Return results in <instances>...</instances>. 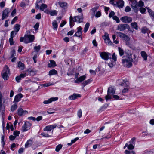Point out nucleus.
I'll return each mask as SVG.
<instances>
[{"mask_svg": "<svg viewBox=\"0 0 154 154\" xmlns=\"http://www.w3.org/2000/svg\"><path fill=\"white\" fill-rule=\"evenodd\" d=\"M49 14L51 16H53L57 15V12L56 10H51L49 11Z\"/></svg>", "mask_w": 154, "mask_h": 154, "instance_id": "30", "label": "nucleus"}, {"mask_svg": "<svg viewBox=\"0 0 154 154\" xmlns=\"http://www.w3.org/2000/svg\"><path fill=\"white\" fill-rule=\"evenodd\" d=\"M5 111V108L2 106V96L1 93L0 91V111L3 118L4 115Z\"/></svg>", "mask_w": 154, "mask_h": 154, "instance_id": "7", "label": "nucleus"}, {"mask_svg": "<svg viewBox=\"0 0 154 154\" xmlns=\"http://www.w3.org/2000/svg\"><path fill=\"white\" fill-rule=\"evenodd\" d=\"M86 78V76L85 75L81 76L78 78H77L76 79L75 81L74 82L76 83H78L79 82H81L84 81Z\"/></svg>", "mask_w": 154, "mask_h": 154, "instance_id": "16", "label": "nucleus"}, {"mask_svg": "<svg viewBox=\"0 0 154 154\" xmlns=\"http://www.w3.org/2000/svg\"><path fill=\"white\" fill-rule=\"evenodd\" d=\"M142 57L143 58L144 60H146L147 59V55L146 53L144 51H142L141 53Z\"/></svg>", "mask_w": 154, "mask_h": 154, "instance_id": "28", "label": "nucleus"}, {"mask_svg": "<svg viewBox=\"0 0 154 154\" xmlns=\"http://www.w3.org/2000/svg\"><path fill=\"white\" fill-rule=\"evenodd\" d=\"M140 11L141 13L144 14L145 13L146 9L144 8H141L140 9Z\"/></svg>", "mask_w": 154, "mask_h": 154, "instance_id": "53", "label": "nucleus"}, {"mask_svg": "<svg viewBox=\"0 0 154 154\" xmlns=\"http://www.w3.org/2000/svg\"><path fill=\"white\" fill-rule=\"evenodd\" d=\"M119 51V55L120 56H122L124 54V51L121 48L119 47L118 48Z\"/></svg>", "mask_w": 154, "mask_h": 154, "instance_id": "42", "label": "nucleus"}, {"mask_svg": "<svg viewBox=\"0 0 154 154\" xmlns=\"http://www.w3.org/2000/svg\"><path fill=\"white\" fill-rule=\"evenodd\" d=\"M101 58L106 60H108L109 59V56L110 55V53L106 52H102L100 53Z\"/></svg>", "mask_w": 154, "mask_h": 154, "instance_id": "8", "label": "nucleus"}, {"mask_svg": "<svg viewBox=\"0 0 154 154\" xmlns=\"http://www.w3.org/2000/svg\"><path fill=\"white\" fill-rule=\"evenodd\" d=\"M32 142L31 140H28L25 143V147L26 148H28L32 144Z\"/></svg>", "mask_w": 154, "mask_h": 154, "instance_id": "25", "label": "nucleus"}, {"mask_svg": "<svg viewBox=\"0 0 154 154\" xmlns=\"http://www.w3.org/2000/svg\"><path fill=\"white\" fill-rule=\"evenodd\" d=\"M112 59L114 60V61H116L117 59V57L116 56V54L115 53H113V54L112 57Z\"/></svg>", "mask_w": 154, "mask_h": 154, "instance_id": "56", "label": "nucleus"}, {"mask_svg": "<svg viewBox=\"0 0 154 154\" xmlns=\"http://www.w3.org/2000/svg\"><path fill=\"white\" fill-rule=\"evenodd\" d=\"M6 128L7 129L9 130L10 129L11 131H13L14 130L13 126L12 124L10 125L8 123H7V124Z\"/></svg>", "mask_w": 154, "mask_h": 154, "instance_id": "33", "label": "nucleus"}, {"mask_svg": "<svg viewBox=\"0 0 154 154\" xmlns=\"http://www.w3.org/2000/svg\"><path fill=\"white\" fill-rule=\"evenodd\" d=\"M112 38L114 42L116 44H117L119 43V41L117 40H115L116 38V36L115 35H112Z\"/></svg>", "mask_w": 154, "mask_h": 154, "instance_id": "48", "label": "nucleus"}, {"mask_svg": "<svg viewBox=\"0 0 154 154\" xmlns=\"http://www.w3.org/2000/svg\"><path fill=\"white\" fill-rule=\"evenodd\" d=\"M28 75L26 70L23 73L20 74V75L22 79H23Z\"/></svg>", "mask_w": 154, "mask_h": 154, "instance_id": "37", "label": "nucleus"}, {"mask_svg": "<svg viewBox=\"0 0 154 154\" xmlns=\"http://www.w3.org/2000/svg\"><path fill=\"white\" fill-rule=\"evenodd\" d=\"M126 56H124L122 60V63L123 66L127 68H130L132 66L133 59L132 58V53L128 50L125 52Z\"/></svg>", "mask_w": 154, "mask_h": 154, "instance_id": "1", "label": "nucleus"}, {"mask_svg": "<svg viewBox=\"0 0 154 154\" xmlns=\"http://www.w3.org/2000/svg\"><path fill=\"white\" fill-rule=\"evenodd\" d=\"M101 14V12L100 11H98L96 12L95 15V16L96 18H98L100 17Z\"/></svg>", "mask_w": 154, "mask_h": 154, "instance_id": "47", "label": "nucleus"}, {"mask_svg": "<svg viewBox=\"0 0 154 154\" xmlns=\"http://www.w3.org/2000/svg\"><path fill=\"white\" fill-rule=\"evenodd\" d=\"M23 97V95L21 93L16 95L15 97L14 102L16 103L18 102L19 101L21 98Z\"/></svg>", "mask_w": 154, "mask_h": 154, "instance_id": "18", "label": "nucleus"}, {"mask_svg": "<svg viewBox=\"0 0 154 154\" xmlns=\"http://www.w3.org/2000/svg\"><path fill=\"white\" fill-rule=\"evenodd\" d=\"M90 26V24L89 23H87L85 25L84 32L86 33L88 31Z\"/></svg>", "mask_w": 154, "mask_h": 154, "instance_id": "35", "label": "nucleus"}, {"mask_svg": "<svg viewBox=\"0 0 154 154\" xmlns=\"http://www.w3.org/2000/svg\"><path fill=\"white\" fill-rule=\"evenodd\" d=\"M131 26L134 28L135 29L137 30L138 29V26L137 25V23L135 22L132 23L131 24Z\"/></svg>", "mask_w": 154, "mask_h": 154, "instance_id": "29", "label": "nucleus"}, {"mask_svg": "<svg viewBox=\"0 0 154 154\" xmlns=\"http://www.w3.org/2000/svg\"><path fill=\"white\" fill-rule=\"evenodd\" d=\"M57 74V71L54 69L51 70L49 72V75H56Z\"/></svg>", "mask_w": 154, "mask_h": 154, "instance_id": "27", "label": "nucleus"}, {"mask_svg": "<svg viewBox=\"0 0 154 154\" xmlns=\"http://www.w3.org/2000/svg\"><path fill=\"white\" fill-rule=\"evenodd\" d=\"M113 19L114 20L116 21V22L119 23L120 22V20L118 17L117 16H115L113 17Z\"/></svg>", "mask_w": 154, "mask_h": 154, "instance_id": "44", "label": "nucleus"}, {"mask_svg": "<svg viewBox=\"0 0 154 154\" xmlns=\"http://www.w3.org/2000/svg\"><path fill=\"white\" fill-rule=\"evenodd\" d=\"M62 146H63L61 144H59L56 147L55 151L56 152H59L62 148Z\"/></svg>", "mask_w": 154, "mask_h": 154, "instance_id": "40", "label": "nucleus"}, {"mask_svg": "<svg viewBox=\"0 0 154 154\" xmlns=\"http://www.w3.org/2000/svg\"><path fill=\"white\" fill-rule=\"evenodd\" d=\"M58 99L57 97H51L49 99V103H51L52 101H56Z\"/></svg>", "mask_w": 154, "mask_h": 154, "instance_id": "39", "label": "nucleus"}, {"mask_svg": "<svg viewBox=\"0 0 154 154\" xmlns=\"http://www.w3.org/2000/svg\"><path fill=\"white\" fill-rule=\"evenodd\" d=\"M52 26L54 29L56 31L58 27V24L56 20H54L52 22Z\"/></svg>", "mask_w": 154, "mask_h": 154, "instance_id": "23", "label": "nucleus"}, {"mask_svg": "<svg viewBox=\"0 0 154 154\" xmlns=\"http://www.w3.org/2000/svg\"><path fill=\"white\" fill-rule=\"evenodd\" d=\"M50 63H49V67L54 68L57 66V64L55 61L52 60H50Z\"/></svg>", "mask_w": 154, "mask_h": 154, "instance_id": "21", "label": "nucleus"}, {"mask_svg": "<svg viewBox=\"0 0 154 154\" xmlns=\"http://www.w3.org/2000/svg\"><path fill=\"white\" fill-rule=\"evenodd\" d=\"M77 115L79 118H81L82 116V111L81 109L79 110L77 112Z\"/></svg>", "mask_w": 154, "mask_h": 154, "instance_id": "52", "label": "nucleus"}, {"mask_svg": "<svg viewBox=\"0 0 154 154\" xmlns=\"http://www.w3.org/2000/svg\"><path fill=\"white\" fill-rule=\"evenodd\" d=\"M20 28V26L19 24H16L14 26V29L16 32L17 33L19 30Z\"/></svg>", "mask_w": 154, "mask_h": 154, "instance_id": "34", "label": "nucleus"}, {"mask_svg": "<svg viewBox=\"0 0 154 154\" xmlns=\"http://www.w3.org/2000/svg\"><path fill=\"white\" fill-rule=\"evenodd\" d=\"M128 148L129 149L131 150V149H134V147L133 146V145L132 144L130 143L128 146Z\"/></svg>", "mask_w": 154, "mask_h": 154, "instance_id": "59", "label": "nucleus"}, {"mask_svg": "<svg viewBox=\"0 0 154 154\" xmlns=\"http://www.w3.org/2000/svg\"><path fill=\"white\" fill-rule=\"evenodd\" d=\"M131 5L132 9L134 10L135 13H137L138 11L137 8V1L135 0H133L131 1Z\"/></svg>", "mask_w": 154, "mask_h": 154, "instance_id": "10", "label": "nucleus"}, {"mask_svg": "<svg viewBox=\"0 0 154 154\" xmlns=\"http://www.w3.org/2000/svg\"><path fill=\"white\" fill-rule=\"evenodd\" d=\"M58 4L60 6L63 8L66 9L67 8V4L66 2H59L55 4L57 5Z\"/></svg>", "mask_w": 154, "mask_h": 154, "instance_id": "17", "label": "nucleus"}, {"mask_svg": "<svg viewBox=\"0 0 154 154\" xmlns=\"http://www.w3.org/2000/svg\"><path fill=\"white\" fill-rule=\"evenodd\" d=\"M17 103H15L12 105L11 107V111L13 112L17 109Z\"/></svg>", "mask_w": 154, "mask_h": 154, "instance_id": "38", "label": "nucleus"}, {"mask_svg": "<svg viewBox=\"0 0 154 154\" xmlns=\"http://www.w3.org/2000/svg\"><path fill=\"white\" fill-rule=\"evenodd\" d=\"M92 81V80L91 79H89L87 80H85L82 83V84L83 85V86L84 87L86 85H88V84L90 83V82Z\"/></svg>", "mask_w": 154, "mask_h": 154, "instance_id": "32", "label": "nucleus"}, {"mask_svg": "<svg viewBox=\"0 0 154 154\" xmlns=\"http://www.w3.org/2000/svg\"><path fill=\"white\" fill-rule=\"evenodd\" d=\"M80 18L79 16H75L74 18V22H78L79 23L80 22Z\"/></svg>", "mask_w": 154, "mask_h": 154, "instance_id": "43", "label": "nucleus"}, {"mask_svg": "<svg viewBox=\"0 0 154 154\" xmlns=\"http://www.w3.org/2000/svg\"><path fill=\"white\" fill-rule=\"evenodd\" d=\"M34 49L37 52L40 49V46L38 45L37 46H35L34 47Z\"/></svg>", "mask_w": 154, "mask_h": 154, "instance_id": "63", "label": "nucleus"}, {"mask_svg": "<svg viewBox=\"0 0 154 154\" xmlns=\"http://www.w3.org/2000/svg\"><path fill=\"white\" fill-rule=\"evenodd\" d=\"M106 43L108 45H111L112 44V42L110 40L109 38H107L104 40Z\"/></svg>", "mask_w": 154, "mask_h": 154, "instance_id": "41", "label": "nucleus"}, {"mask_svg": "<svg viewBox=\"0 0 154 154\" xmlns=\"http://www.w3.org/2000/svg\"><path fill=\"white\" fill-rule=\"evenodd\" d=\"M57 126V125H50L49 126V131H51V130H52V133L51 134V135H49V136H51L52 133L53 131V129L55 128Z\"/></svg>", "mask_w": 154, "mask_h": 154, "instance_id": "26", "label": "nucleus"}, {"mask_svg": "<svg viewBox=\"0 0 154 154\" xmlns=\"http://www.w3.org/2000/svg\"><path fill=\"white\" fill-rule=\"evenodd\" d=\"M15 79L16 81L17 82H19L20 81V80L22 79L20 75L16 77Z\"/></svg>", "mask_w": 154, "mask_h": 154, "instance_id": "62", "label": "nucleus"}, {"mask_svg": "<svg viewBox=\"0 0 154 154\" xmlns=\"http://www.w3.org/2000/svg\"><path fill=\"white\" fill-rule=\"evenodd\" d=\"M27 4V3H26L24 1H23L20 3V6L21 7L24 8L26 6Z\"/></svg>", "mask_w": 154, "mask_h": 154, "instance_id": "57", "label": "nucleus"}, {"mask_svg": "<svg viewBox=\"0 0 154 154\" xmlns=\"http://www.w3.org/2000/svg\"><path fill=\"white\" fill-rule=\"evenodd\" d=\"M147 29L146 28L144 27L142 29L141 32L143 33H145L147 32Z\"/></svg>", "mask_w": 154, "mask_h": 154, "instance_id": "51", "label": "nucleus"}, {"mask_svg": "<svg viewBox=\"0 0 154 154\" xmlns=\"http://www.w3.org/2000/svg\"><path fill=\"white\" fill-rule=\"evenodd\" d=\"M129 82L127 81L126 79H125L123 80L122 83L121 84L122 86H123L124 87H127L129 86Z\"/></svg>", "mask_w": 154, "mask_h": 154, "instance_id": "24", "label": "nucleus"}, {"mask_svg": "<svg viewBox=\"0 0 154 154\" xmlns=\"http://www.w3.org/2000/svg\"><path fill=\"white\" fill-rule=\"evenodd\" d=\"M17 34V33L15 32V31H12L11 33V37L13 38L14 35Z\"/></svg>", "mask_w": 154, "mask_h": 154, "instance_id": "61", "label": "nucleus"}, {"mask_svg": "<svg viewBox=\"0 0 154 154\" xmlns=\"http://www.w3.org/2000/svg\"><path fill=\"white\" fill-rule=\"evenodd\" d=\"M47 5L43 4L42 0H37L36 5V8H39L41 11H43L45 9L47 8Z\"/></svg>", "mask_w": 154, "mask_h": 154, "instance_id": "3", "label": "nucleus"}, {"mask_svg": "<svg viewBox=\"0 0 154 154\" xmlns=\"http://www.w3.org/2000/svg\"><path fill=\"white\" fill-rule=\"evenodd\" d=\"M82 34V32H76L74 36L80 37Z\"/></svg>", "mask_w": 154, "mask_h": 154, "instance_id": "50", "label": "nucleus"}, {"mask_svg": "<svg viewBox=\"0 0 154 154\" xmlns=\"http://www.w3.org/2000/svg\"><path fill=\"white\" fill-rule=\"evenodd\" d=\"M13 38L12 37H11V38H9V41L10 43V44L11 45H12L14 44V42H13Z\"/></svg>", "mask_w": 154, "mask_h": 154, "instance_id": "64", "label": "nucleus"}, {"mask_svg": "<svg viewBox=\"0 0 154 154\" xmlns=\"http://www.w3.org/2000/svg\"><path fill=\"white\" fill-rule=\"evenodd\" d=\"M28 112L27 111L24 110L21 108H19L17 109L18 115L20 116H22L27 114Z\"/></svg>", "mask_w": 154, "mask_h": 154, "instance_id": "15", "label": "nucleus"}, {"mask_svg": "<svg viewBox=\"0 0 154 154\" xmlns=\"http://www.w3.org/2000/svg\"><path fill=\"white\" fill-rule=\"evenodd\" d=\"M81 95L80 94H74L72 95L69 96V99L70 100H74L77 98L78 97H80Z\"/></svg>", "mask_w": 154, "mask_h": 154, "instance_id": "19", "label": "nucleus"}, {"mask_svg": "<svg viewBox=\"0 0 154 154\" xmlns=\"http://www.w3.org/2000/svg\"><path fill=\"white\" fill-rule=\"evenodd\" d=\"M129 27V25L126 24H119L117 27V30L120 31H123L125 30Z\"/></svg>", "mask_w": 154, "mask_h": 154, "instance_id": "12", "label": "nucleus"}, {"mask_svg": "<svg viewBox=\"0 0 154 154\" xmlns=\"http://www.w3.org/2000/svg\"><path fill=\"white\" fill-rule=\"evenodd\" d=\"M20 132L17 131H14L13 132V135L16 137L18 136Z\"/></svg>", "mask_w": 154, "mask_h": 154, "instance_id": "45", "label": "nucleus"}, {"mask_svg": "<svg viewBox=\"0 0 154 154\" xmlns=\"http://www.w3.org/2000/svg\"><path fill=\"white\" fill-rule=\"evenodd\" d=\"M5 3L4 1H2L0 3V7L3 8L5 5Z\"/></svg>", "mask_w": 154, "mask_h": 154, "instance_id": "49", "label": "nucleus"}, {"mask_svg": "<svg viewBox=\"0 0 154 154\" xmlns=\"http://www.w3.org/2000/svg\"><path fill=\"white\" fill-rule=\"evenodd\" d=\"M107 93V95L105 96V99L107 101L111 98V95L115 94V90L112 87H109L108 88Z\"/></svg>", "mask_w": 154, "mask_h": 154, "instance_id": "6", "label": "nucleus"}, {"mask_svg": "<svg viewBox=\"0 0 154 154\" xmlns=\"http://www.w3.org/2000/svg\"><path fill=\"white\" fill-rule=\"evenodd\" d=\"M148 10V12L149 13L150 16L153 17L154 19V11L149 9L148 8H147Z\"/></svg>", "mask_w": 154, "mask_h": 154, "instance_id": "36", "label": "nucleus"}, {"mask_svg": "<svg viewBox=\"0 0 154 154\" xmlns=\"http://www.w3.org/2000/svg\"><path fill=\"white\" fill-rule=\"evenodd\" d=\"M31 126V124L28 121L25 122L22 126L21 131L23 132L27 131L30 129Z\"/></svg>", "mask_w": 154, "mask_h": 154, "instance_id": "5", "label": "nucleus"}, {"mask_svg": "<svg viewBox=\"0 0 154 154\" xmlns=\"http://www.w3.org/2000/svg\"><path fill=\"white\" fill-rule=\"evenodd\" d=\"M115 13L114 11H111L109 14V17L110 18L112 17H113L114 16V15H115Z\"/></svg>", "mask_w": 154, "mask_h": 154, "instance_id": "58", "label": "nucleus"}, {"mask_svg": "<svg viewBox=\"0 0 154 154\" xmlns=\"http://www.w3.org/2000/svg\"><path fill=\"white\" fill-rule=\"evenodd\" d=\"M17 20V16L15 17L12 20L11 22V24H14L15 21Z\"/></svg>", "mask_w": 154, "mask_h": 154, "instance_id": "60", "label": "nucleus"}, {"mask_svg": "<svg viewBox=\"0 0 154 154\" xmlns=\"http://www.w3.org/2000/svg\"><path fill=\"white\" fill-rule=\"evenodd\" d=\"M131 10V8L129 6H127L125 9V11L127 12L130 11Z\"/></svg>", "mask_w": 154, "mask_h": 154, "instance_id": "55", "label": "nucleus"}, {"mask_svg": "<svg viewBox=\"0 0 154 154\" xmlns=\"http://www.w3.org/2000/svg\"><path fill=\"white\" fill-rule=\"evenodd\" d=\"M39 26L38 23H36L35 24L34 26V28L35 30L38 29Z\"/></svg>", "mask_w": 154, "mask_h": 154, "instance_id": "54", "label": "nucleus"}, {"mask_svg": "<svg viewBox=\"0 0 154 154\" xmlns=\"http://www.w3.org/2000/svg\"><path fill=\"white\" fill-rule=\"evenodd\" d=\"M18 67L20 70H23L25 68L24 64L21 62H19L18 63Z\"/></svg>", "mask_w": 154, "mask_h": 154, "instance_id": "22", "label": "nucleus"}, {"mask_svg": "<svg viewBox=\"0 0 154 154\" xmlns=\"http://www.w3.org/2000/svg\"><path fill=\"white\" fill-rule=\"evenodd\" d=\"M28 75H29L31 76H33L35 75L37 71L35 69H29L26 70Z\"/></svg>", "mask_w": 154, "mask_h": 154, "instance_id": "14", "label": "nucleus"}, {"mask_svg": "<svg viewBox=\"0 0 154 154\" xmlns=\"http://www.w3.org/2000/svg\"><path fill=\"white\" fill-rule=\"evenodd\" d=\"M116 33L122 39L125 40L126 42L129 41L130 38L128 36L125 34L121 32H117Z\"/></svg>", "mask_w": 154, "mask_h": 154, "instance_id": "11", "label": "nucleus"}, {"mask_svg": "<svg viewBox=\"0 0 154 154\" xmlns=\"http://www.w3.org/2000/svg\"><path fill=\"white\" fill-rule=\"evenodd\" d=\"M10 12L9 9L8 8H6L2 12V20L6 18L8 15V14Z\"/></svg>", "mask_w": 154, "mask_h": 154, "instance_id": "13", "label": "nucleus"}, {"mask_svg": "<svg viewBox=\"0 0 154 154\" xmlns=\"http://www.w3.org/2000/svg\"><path fill=\"white\" fill-rule=\"evenodd\" d=\"M10 74V69L7 65H5L1 73L2 77L5 80H7Z\"/></svg>", "mask_w": 154, "mask_h": 154, "instance_id": "2", "label": "nucleus"}, {"mask_svg": "<svg viewBox=\"0 0 154 154\" xmlns=\"http://www.w3.org/2000/svg\"><path fill=\"white\" fill-rule=\"evenodd\" d=\"M34 39L33 35L26 34L24 36V43H28L32 42L34 41Z\"/></svg>", "mask_w": 154, "mask_h": 154, "instance_id": "4", "label": "nucleus"}, {"mask_svg": "<svg viewBox=\"0 0 154 154\" xmlns=\"http://www.w3.org/2000/svg\"><path fill=\"white\" fill-rule=\"evenodd\" d=\"M124 2L123 0H119L116 2V5L119 8H121L124 5Z\"/></svg>", "mask_w": 154, "mask_h": 154, "instance_id": "20", "label": "nucleus"}, {"mask_svg": "<svg viewBox=\"0 0 154 154\" xmlns=\"http://www.w3.org/2000/svg\"><path fill=\"white\" fill-rule=\"evenodd\" d=\"M99 6H96L94 7L91 9V11H92V14L93 16L95 15V12L97 11V9H98Z\"/></svg>", "mask_w": 154, "mask_h": 154, "instance_id": "31", "label": "nucleus"}, {"mask_svg": "<svg viewBox=\"0 0 154 154\" xmlns=\"http://www.w3.org/2000/svg\"><path fill=\"white\" fill-rule=\"evenodd\" d=\"M144 3L141 1H140L138 2V4H137V7H142L143 6Z\"/></svg>", "mask_w": 154, "mask_h": 154, "instance_id": "46", "label": "nucleus"}, {"mask_svg": "<svg viewBox=\"0 0 154 154\" xmlns=\"http://www.w3.org/2000/svg\"><path fill=\"white\" fill-rule=\"evenodd\" d=\"M121 20L123 23H131L132 20V18L129 17L125 16L122 17L120 18Z\"/></svg>", "mask_w": 154, "mask_h": 154, "instance_id": "9", "label": "nucleus"}]
</instances>
